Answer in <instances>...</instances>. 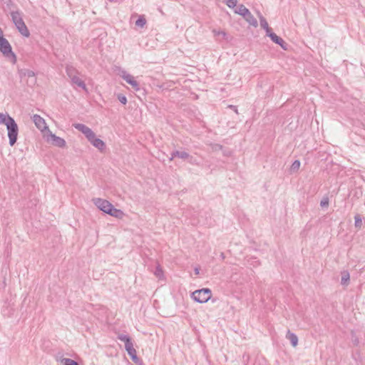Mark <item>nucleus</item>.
I'll list each match as a JSON object with an SVG mask.
<instances>
[{
    "label": "nucleus",
    "instance_id": "f257e3e1",
    "mask_svg": "<svg viewBox=\"0 0 365 365\" xmlns=\"http://www.w3.org/2000/svg\"><path fill=\"white\" fill-rule=\"evenodd\" d=\"M117 338L125 343V349L132 361L135 364L140 363V359L137 356V352L133 347V344L130 336L127 334H120L118 335Z\"/></svg>",
    "mask_w": 365,
    "mask_h": 365
},
{
    "label": "nucleus",
    "instance_id": "f03ea898",
    "mask_svg": "<svg viewBox=\"0 0 365 365\" xmlns=\"http://www.w3.org/2000/svg\"><path fill=\"white\" fill-rule=\"evenodd\" d=\"M66 73L68 78L71 79L72 85L77 86L78 87L81 88L83 90L88 92L85 82L78 76V75H80V72L75 67L71 65H67L66 66Z\"/></svg>",
    "mask_w": 365,
    "mask_h": 365
},
{
    "label": "nucleus",
    "instance_id": "7ed1b4c3",
    "mask_svg": "<svg viewBox=\"0 0 365 365\" xmlns=\"http://www.w3.org/2000/svg\"><path fill=\"white\" fill-rule=\"evenodd\" d=\"M0 51L3 55L9 59H11L14 62L16 61V56L12 51V48L9 42L6 38L4 37L2 29L0 28Z\"/></svg>",
    "mask_w": 365,
    "mask_h": 365
},
{
    "label": "nucleus",
    "instance_id": "20e7f679",
    "mask_svg": "<svg viewBox=\"0 0 365 365\" xmlns=\"http://www.w3.org/2000/svg\"><path fill=\"white\" fill-rule=\"evenodd\" d=\"M212 297V292L209 288H202L195 290L191 294L192 299L198 303H205Z\"/></svg>",
    "mask_w": 365,
    "mask_h": 365
},
{
    "label": "nucleus",
    "instance_id": "39448f33",
    "mask_svg": "<svg viewBox=\"0 0 365 365\" xmlns=\"http://www.w3.org/2000/svg\"><path fill=\"white\" fill-rule=\"evenodd\" d=\"M8 131V137L9 145L13 146L17 141L19 128L18 125L14 120H10L9 124L6 125Z\"/></svg>",
    "mask_w": 365,
    "mask_h": 365
},
{
    "label": "nucleus",
    "instance_id": "423d86ee",
    "mask_svg": "<svg viewBox=\"0 0 365 365\" xmlns=\"http://www.w3.org/2000/svg\"><path fill=\"white\" fill-rule=\"evenodd\" d=\"M88 140L101 153L106 150V143L101 139L97 138L95 133L93 135V137H90Z\"/></svg>",
    "mask_w": 365,
    "mask_h": 365
},
{
    "label": "nucleus",
    "instance_id": "0eeeda50",
    "mask_svg": "<svg viewBox=\"0 0 365 365\" xmlns=\"http://www.w3.org/2000/svg\"><path fill=\"white\" fill-rule=\"evenodd\" d=\"M93 201L94 205L105 213L108 212V210L110 208L109 207L112 205L109 201L101 198H94Z\"/></svg>",
    "mask_w": 365,
    "mask_h": 365
},
{
    "label": "nucleus",
    "instance_id": "6e6552de",
    "mask_svg": "<svg viewBox=\"0 0 365 365\" xmlns=\"http://www.w3.org/2000/svg\"><path fill=\"white\" fill-rule=\"evenodd\" d=\"M174 158H179L182 160H187L189 163L193 164V158L185 151L174 150L171 153V157L170 158L172 160Z\"/></svg>",
    "mask_w": 365,
    "mask_h": 365
},
{
    "label": "nucleus",
    "instance_id": "1a4fd4ad",
    "mask_svg": "<svg viewBox=\"0 0 365 365\" xmlns=\"http://www.w3.org/2000/svg\"><path fill=\"white\" fill-rule=\"evenodd\" d=\"M73 125L76 130L81 132L86 136L87 140L90 137H93V135L95 133L90 128H88L84 124L75 123Z\"/></svg>",
    "mask_w": 365,
    "mask_h": 365
},
{
    "label": "nucleus",
    "instance_id": "9d476101",
    "mask_svg": "<svg viewBox=\"0 0 365 365\" xmlns=\"http://www.w3.org/2000/svg\"><path fill=\"white\" fill-rule=\"evenodd\" d=\"M10 15L16 27H19L21 25H23L24 23L22 18V13L19 11H11L10 12Z\"/></svg>",
    "mask_w": 365,
    "mask_h": 365
},
{
    "label": "nucleus",
    "instance_id": "9b49d317",
    "mask_svg": "<svg viewBox=\"0 0 365 365\" xmlns=\"http://www.w3.org/2000/svg\"><path fill=\"white\" fill-rule=\"evenodd\" d=\"M267 36H269L274 43L280 46L283 50H287L288 44L275 33L272 31Z\"/></svg>",
    "mask_w": 365,
    "mask_h": 365
},
{
    "label": "nucleus",
    "instance_id": "f8f14e48",
    "mask_svg": "<svg viewBox=\"0 0 365 365\" xmlns=\"http://www.w3.org/2000/svg\"><path fill=\"white\" fill-rule=\"evenodd\" d=\"M51 140V143L58 148H63L66 146V141L64 139L56 136L50 132V135L48 137V140Z\"/></svg>",
    "mask_w": 365,
    "mask_h": 365
},
{
    "label": "nucleus",
    "instance_id": "ddd939ff",
    "mask_svg": "<svg viewBox=\"0 0 365 365\" xmlns=\"http://www.w3.org/2000/svg\"><path fill=\"white\" fill-rule=\"evenodd\" d=\"M33 121H34L35 125L41 130H43L48 128V127L46 126L45 120L42 117H41L39 115H37V114L34 115Z\"/></svg>",
    "mask_w": 365,
    "mask_h": 365
},
{
    "label": "nucleus",
    "instance_id": "4468645a",
    "mask_svg": "<svg viewBox=\"0 0 365 365\" xmlns=\"http://www.w3.org/2000/svg\"><path fill=\"white\" fill-rule=\"evenodd\" d=\"M109 207L106 214L118 219H121L123 217L124 213L122 210L115 208L113 205Z\"/></svg>",
    "mask_w": 365,
    "mask_h": 365
},
{
    "label": "nucleus",
    "instance_id": "2eb2a0df",
    "mask_svg": "<svg viewBox=\"0 0 365 365\" xmlns=\"http://www.w3.org/2000/svg\"><path fill=\"white\" fill-rule=\"evenodd\" d=\"M258 16L260 21V26L262 29L265 30L266 34L267 36L272 31V29L269 26L266 19L259 12H258Z\"/></svg>",
    "mask_w": 365,
    "mask_h": 365
},
{
    "label": "nucleus",
    "instance_id": "dca6fc26",
    "mask_svg": "<svg viewBox=\"0 0 365 365\" xmlns=\"http://www.w3.org/2000/svg\"><path fill=\"white\" fill-rule=\"evenodd\" d=\"M286 338L290 341V343L293 347H296L298 344V337L292 333L289 329L287 330L286 334Z\"/></svg>",
    "mask_w": 365,
    "mask_h": 365
},
{
    "label": "nucleus",
    "instance_id": "f3484780",
    "mask_svg": "<svg viewBox=\"0 0 365 365\" xmlns=\"http://www.w3.org/2000/svg\"><path fill=\"white\" fill-rule=\"evenodd\" d=\"M249 12L250 10L247 9L243 4L239 5L237 8L235 10V14H237L243 16V18L246 16V15H247Z\"/></svg>",
    "mask_w": 365,
    "mask_h": 365
},
{
    "label": "nucleus",
    "instance_id": "a211bd4d",
    "mask_svg": "<svg viewBox=\"0 0 365 365\" xmlns=\"http://www.w3.org/2000/svg\"><path fill=\"white\" fill-rule=\"evenodd\" d=\"M244 19L252 26L257 27L258 26L257 19L254 17V16L251 14L250 11L248 13L247 15H246V16L244 17Z\"/></svg>",
    "mask_w": 365,
    "mask_h": 365
},
{
    "label": "nucleus",
    "instance_id": "6ab92c4d",
    "mask_svg": "<svg viewBox=\"0 0 365 365\" xmlns=\"http://www.w3.org/2000/svg\"><path fill=\"white\" fill-rule=\"evenodd\" d=\"M58 361L61 365H79L76 361L68 358L61 357Z\"/></svg>",
    "mask_w": 365,
    "mask_h": 365
},
{
    "label": "nucleus",
    "instance_id": "aec40b11",
    "mask_svg": "<svg viewBox=\"0 0 365 365\" xmlns=\"http://www.w3.org/2000/svg\"><path fill=\"white\" fill-rule=\"evenodd\" d=\"M16 29H18L19 32L24 37H29L30 36V32L26 26V25L25 24H24L23 25H21L19 27H16Z\"/></svg>",
    "mask_w": 365,
    "mask_h": 365
},
{
    "label": "nucleus",
    "instance_id": "412c9836",
    "mask_svg": "<svg viewBox=\"0 0 365 365\" xmlns=\"http://www.w3.org/2000/svg\"><path fill=\"white\" fill-rule=\"evenodd\" d=\"M14 120L12 117L8 114H4L0 113V124L7 125L10 120Z\"/></svg>",
    "mask_w": 365,
    "mask_h": 365
},
{
    "label": "nucleus",
    "instance_id": "4be33fe9",
    "mask_svg": "<svg viewBox=\"0 0 365 365\" xmlns=\"http://www.w3.org/2000/svg\"><path fill=\"white\" fill-rule=\"evenodd\" d=\"M354 226L357 230H361L363 226L362 219L359 214H356L354 216Z\"/></svg>",
    "mask_w": 365,
    "mask_h": 365
},
{
    "label": "nucleus",
    "instance_id": "5701e85b",
    "mask_svg": "<svg viewBox=\"0 0 365 365\" xmlns=\"http://www.w3.org/2000/svg\"><path fill=\"white\" fill-rule=\"evenodd\" d=\"M350 279L349 273L347 271H344L341 273V283L342 285H347Z\"/></svg>",
    "mask_w": 365,
    "mask_h": 365
},
{
    "label": "nucleus",
    "instance_id": "b1692460",
    "mask_svg": "<svg viewBox=\"0 0 365 365\" xmlns=\"http://www.w3.org/2000/svg\"><path fill=\"white\" fill-rule=\"evenodd\" d=\"M120 76L129 84L133 79L134 77L130 74L128 73L126 71H123L121 72Z\"/></svg>",
    "mask_w": 365,
    "mask_h": 365
},
{
    "label": "nucleus",
    "instance_id": "393cba45",
    "mask_svg": "<svg viewBox=\"0 0 365 365\" xmlns=\"http://www.w3.org/2000/svg\"><path fill=\"white\" fill-rule=\"evenodd\" d=\"M154 274L159 279H161L163 278V277H164L163 271L159 264L156 267L155 270L154 271Z\"/></svg>",
    "mask_w": 365,
    "mask_h": 365
},
{
    "label": "nucleus",
    "instance_id": "a878e982",
    "mask_svg": "<svg viewBox=\"0 0 365 365\" xmlns=\"http://www.w3.org/2000/svg\"><path fill=\"white\" fill-rule=\"evenodd\" d=\"M146 24V19L144 16H140L138 19L135 21V25L137 26L143 28Z\"/></svg>",
    "mask_w": 365,
    "mask_h": 365
},
{
    "label": "nucleus",
    "instance_id": "bb28decb",
    "mask_svg": "<svg viewBox=\"0 0 365 365\" xmlns=\"http://www.w3.org/2000/svg\"><path fill=\"white\" fill-rule=\"evenodd\" d=\"M300 165H301L300 161L299 160H295L291 165V168H290L291 171L292 172L297 171L300 167Z\"/></svg>",
    "mask_w": 365,
    "mask_h": 365
},
{
    "label": "nucleus",
    "instance_id": "cd10ccee",
    "mask_svg": "<svg viewBox=\"0 0 365 365\" xmlns=\"http://www.w3.org/2000/svg\"><path fill=\"white\" fill-rule=\"evenodd\" d=\"M237 4V0H227L226 5L230 8H235Z\"/></svg>",
    "mask_w": 365,
    "mask_h": 365
},
{
    "label": "nucleus",
    "instance_id": "c85d7f7f",
    "mask_svg": "<svg viewBox=\"0 0 365 365\" xmlns=\"http://www.w3.org/2000/svg\"><path fill=\"white\" fill-rule=\"evenodd\" d=\"M211 148L213 151L222 150L223 149V146L217 143L212 144Z\"/></svg>",
    "mask_w": 365,
    "mask_h": 365
},
{
    "label": "nucleus",
    "instance_id": "c756f323",
    "mask_svg": "<svg viewBox=\"0 0 365 365\" xmlns=\"http://www.w3.org/2000/svg\"><path fill=\"white\" fill-rule=\"evenodd\" d=\"M118 99L123 105H125L127 103V98L123 94H118Z\"/></svg>",
    "mask_w": 365,
    "mask_h": 365
},
{
    "label": "nucleus",
    "instance_id": "7c9ffc66",
    "mask_svg": "<svg viewBox=\"0 0 365 365\" xmlns=\"http://www.w3.org/2000/svg\"><path fill=\"white\" fill-rule=\"evenodd\" d=\"M129 84L133 87V89H135V91H138L140 90V86H139V84L135 80L133 79L130 83H129Z\"/></svg>",
    "mask_w": 365,
    "mask_h": 365
},
{
    "label": "nucleus",
    "instance_id": "2f4dec72",
    "mask_svg": "<svg viewBox=\"0 0 365 365\" xmlns=\"http://www.w3.org/2000/svg\"><path fill=\"white\" fill-rule=\"evenodd\" d=\"M129 84L133 87V89H135V91H138L140 90V86H139V84L135 80L133 79L130 83H129Z\"/></svg>",
    "mask_w": 365,
    "mask_h": 365
},
{
    "label": "nucleus",
    "instance_id": "473e14b6",
    "mask_svg": "<svg viewBox=\"0 0 365 365\" xmlns=\"http://www.w3.org/2000/svg\"><path fill=\"white\" fill-rule=\"evenodd\" d=\"M320 206L322 207H328L329 206V198L324 197L320 202Z\"/></svg>",
    "mask_w": 365,
    "mask_h": 365
},
{
    "label": "nucleus",
    "instance_id": "72a5a7b5",
    "mask_svg": "<svg viewBox=\"0 0 365 365\" xmlns=\"http://www.w3.org/2000/svg\"><path fill=\"white\" fill-rule=\"evenodd\" d=\"M212 32L215 36H222L223 38L226 36V33L224 31H216L214 29Z\"/></svg>",
    "mask_w": 365,
    "mask_h": 365
},
{
    "label": "nucleus",
    "instance_id": "f704fd0d",
    "mask_svg": "<svg viewBox=\"0 0 365 365\" xmlns=\"http://www.w3.org/2000/svg\"><path fill=\"white\" fill-rule=\"evenodd\" d=\"M25 75H26L28 77H34L35 76V73L33 71L27 70L25 73Z\"/></svg>",
    "mask_w": 365,
    "mask_h": 365
},
{
    "label": "nucleus",
    "instance_id": "c9c22d12",
    "mask_svg": "<svg viewBox=\"0 0 365 365\" xmlns=\"http://www.w3.org/2000/svg\"><path fill=\"white\" fill-rule=\"evenodd\" d=\"M229 107H230V108H232V109L235 113H237V107H236V106H232V105H231V106H229Z\"/></svg>",
    "mask_w": 365,
    "mask_h": 365
},
{
    "label": "nucleus",
    "instance_id": "e433bc0d",
    "mask_svg": "<svg viewBox=\"0 0 365 365\" xmlns=\"http://www.w3.org/2000/svg\"><path fill=\"white\" fill-rule=\"evenodd\" d=\"M223 153H224V155L229 156L230 154V151H225Z\"/></svg>",
    "mask_w": 365,
    "mask_h": 365
},
{
    "label": "nucleus",
    "instance_id": "4c0bfd02",
    "mask_svg": "<svg viewBox=\"0 0 365 365\" xmlns=\"http://www.w3.org/2000/svg\"><path fill=\"white\" fill-rule=\"evenodd\" d=\"M199 269H200L199 268H195V273L196 274H199Z\"/></svg>",
    "mask_w": 365,
    "mask_h": 365
},
{
    "label": "nucleus",
    "instance_id": "58836bf2",
    "mask_svg": "<svg viewBox=\"0 0 365 365\" xmlns=\"http://www.w3.org/2000/svg\"><path fill=\"white\" fill-rule=\"evenodd\" d=\"M9 4L11 6L13 5L11 0H9V4H7V6H9Z\"/></svg>",
    "mask_w": 365,
    "mask_h": 365
},
{
    "label": "nucleus",
    "instance_id": "ea45409f",
    "mask_svg": "<svg viewBox=\"0 0 365 365\" xmlns=\"http://www.w3.org/2000/svg\"><path fill=\"white\" fill-rule=\"evenodd\" d=\"M221 257L224 258V254L223 253L221 254Z\"/></svg>",
    "mask_w": 365,
    "mask_h": 365
},
{
    "label": "nucleus",
    "instance_id": "a19ab883",
    "mask_svg": "<svg viewBox=\"0 0 365 365\" xmlns=\"http://www.w3.org/2000/svg\"><path fill=\"white\" fill-rule=\"evenodd\" d=\"M108 1H109L110 2H112V1H113L114 0H108Z\"/></svg>",
    "mask_w": 365,
    "mask_h": 365
}]
</instances>
